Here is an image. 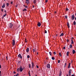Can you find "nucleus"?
<instances>
[{
	"instance_id": "nucleus-1",
	"label": "nucleus",
	"mask_w": 76,
	"mask_h": 76,
	"mask_svg": "<svg viewBox=\"0 0 76 76\" xmlns=\"http://www.w3.org/2000/svg\"><path fill=\"white\" fill-rule=\"evenodd\" d=\"M13 46H14L15 45V40L14 39L12 40V42Z\"/></svg>"
},
{
	"instance_id": "nucleus-2",
	"label": "nucleus",
	"mask_w": 76,
	"mask_h": 76,
	"mask_svg": "<svg viewBox=\"0 0 76 76\" xmlns=\"http://www.w3.org/2000/svg\"><path fill=\"white\" fill-rule=\"evenodd\" d=\"M13 24L12 23H10V28H12V26H13Z\"/></svg>"
},
{
	"instance_id": "nucleus-3",
	"label": "nucleus",
	"mask_w": 76,
	"mask_h": 76,
	"mask_svg": "<svg viewBox=\"0 0 76 76\" xmlns=\"http://www.w3.org/2000/svg\"><path fill=\"white\" fill-rule=\"evenodd\" d=\"M75 15H73L71 17V19L72 20H74V19H75Z\"/></svg>"
},
{
	"instance_id": "nucleus-4",
	"label": "nucleus",
	"mask_w": 76,
	"mask_h": 76,
	"mask_svg": "<svg viewBox=\"0 0 76 76\" xmlns=\"http://www.w3.org/2000/svg\"><path fill=\"white\" fill-rule=\"evenodd\" d=\"M18 57H19L21 59L22 58V56H21V54H19V55H18Z\"/></svg>"
},
{
	"instance_id": "nucleus-5",
	"label": "nucleus",
	"mask_w": 76,
	"mask_h": 76,
	"mask_svg": "<svg viewBox=\"0 0 76 76\" xmlns=\"http://www.w3.org/2000/svg\"><path fill=\"white\" fill-rule=\"evenodd\" d=\"M47 68L50 69V64H47Z\"/></svg>"
},
{
	"instance_id": "nucleus-6",
	"label": "nucleus",
	"mask_w": 76,
	"mask_h": 76,
	"mask_svg": "<svg viewBox=\"0 0 76 76\" xmlns=\"http://www.w3.org/2000/svg\"><path fill=\"white\" fill-rule=\"evenodd\" d=\"M31 65V69H32L34 68V62H32Z\"/></svg>"
},
{
	"instance_id": "nucleus-7",
	"label": "nucleus",
	"mask_w": 76,
	"mask_h": 76,
	"mask_svg": "<svg viewBox=\"0 0 76 76\" xmlns=\"http://www.w3.org/2000/svg\"><path fill=\"white\" fill-rule=\"evenodd\" d=\"M41 23L39 22L37 24V26H38L39 27L41 26Z\"/></svg>"
},
{
	"instance_id": "nucleus-8",
	"label": "nucleus",
	"mask_w": 76,
	"mask_h": 76,
	"mask_svg": "<svg viewBox=\"0 0 76 76\" xmlns=\"http://www.w3.org/2000/svg\"><path fill=\"white\" fill-rule=\"evenodd\" d=\"M24 67H24L23 68H20V72H22L23 71V70L24 69Z\"/></svg>"
},
{
	"instance_id": "nucleus-9",
	"label": "nucleus",
	"mask_w": 76,
	"mask_h": 76,
	"mask_svg": "<svg viewBox=\"0 0 76 76\" xmlns=\"http://www.w3.org/2000/svg\"><path fill=\"white\" fill-rule=\"evenodd\" d=\"M62 73V71H61V70H60V71L59 74V76H61V74Z\"/></svg>"
},
{
	"instance_id": "nucleus-10",
	"label": "nucleus",
	"mask_w": 76,
	"mask_h": 76,
	"mask_svg": "<svg viewBox=\"0 0 76 76\" xmlns=\"http://www.w3.org/2000/svg\"><path fill=\"white\" fill-rule=\"evenodd\" d=\"M26 50L27 53H28L29 51V48H27L26 49Z\"/></svg>"
},
{
	"instance_id": "nucleus-11",
	"label": "nucleus",
	"mask_w": 76,
	"mask_h": 76,
	"mask_svg": "<svg viewBox=\"0 0 76 76\" xmlns=\"http://www.w3.org/2000/svg\"><path fill=\"white\" fill-rule=\"evenodd\" d=\"M67 26H68V28H69L70 25L69 24V22L67 23Z\"/></svg>"
},
{
	"instance_id": "nucleus-12",
	"label": "nucleus",
	"mask_w": 76,
	"mask_h": 76,
	"mask_svg": "<svg viewBox=\"0 0 76 76\" xmlns=\"http://www.w3.org/2000/svg\"><path fill=\"white\" fill-rule=\"evenodd\" d=\"M2 8H4L5 7V4H4L2 6Z\"/></svg>"
},
{
	"instance_id": "nucleus-13",
	"label": "nucleus",
	"mask_w": 76,
	"mask_h": 76,
	"mask_svg": "<svg viewBox=\"0 0 76 76\" xmlns=\"http://www.w3.org/2000/svg\"><path fill=\"white\" fill-rule=\"evenodd\" d=\"M71 64L70 63H69V65L68 66V68L69 69L70 67V65Z\"/></svg>"
},
{
	"instance_id": "nucleus-14",
	"label": "nucleus",
	"mask_w": 76,
	"mask_h": 76,
	"mask_svg": "<svg viewBox=\"0 0 76 76\" xmlns=\"http://www.w3.org/2000/svg\"><path fill=\"white\" fill-rule=\"evenodd\" d=\"M75 53H76V51H75V50H72L73 54H74Z\"/></svg>"
},
{
	"instance_id": "nucleus-15",
	"label": "nucleus",
	"mask_w": 76,
	"mask_h": 76,
	"mask_svg": "<svg viewBox=\"0 0 76 76\" xmlns=\"http://www.w3.org/2000/svg\"><path fill=\"white\" fill-rule=\"evenodd\" d=\"M63 33H62L60 35V37H61V36L62 37H63Z\"/></svg>"
},
{
	"instance_id": "nucleus-16",
	"label": "nucleus",
	"mask_w": 76,
	"mask_h": 76,
	"mask_svg": "<svg viewBox=\"0 0 76 76\" xmlns=\"http://www.w3.org/2000/svg\"><path fill=\"white\" fill-rule=\"evenodd\" d=\"M69 52H67L66 53V55L67 56H69Z\"/></svg>"
},
{
	"instance_id": "nucleus-17",
	"label": "nucleus",
	"mask_w": 76,
	"mask_h": 76,
	"mask_svg": "<svg viewBox=\"0 0 76 76\" xmlns=\"http://www.w3.org/2000/svg\"><path fill=\"white\" fill-rule=\"evenodd\" d=\"M66 65H67V64L66 63H65L64 65V68H65V67H66Z\"/></svg>"
},
{
	"instance_id": "nucleus-18",
	"label": "nucleus",
	"mask_w": 76,
	"mask_h": 76,
	"mask_svg": "<svg viewBox=\"0 0 76 76\" xmlns=\"http://www.w3.org/2000/svg\"><path fill=\"white\" fill-rule=\"evenodd\" d=\"M74 25H76V21H74L73 23Z\"/></svg>"
},
{
	"instance_id": "nucleus-19",
	"label": "nucleus",
	"mask_w": 76,
	"mask_h": 76,
	"mask_svg": "<svg viewBox=\"0 0 76 76\" xmlns=\"http://www.w3.org/2000/svg\"><path fill=\"white\" fill-rule=\"evenodd\" d=\"M69 73H72V70L71 69H69Z\"/></svg>"
},
{
	"instance_id": "nucleus-20",
	"label": "nucleus",
	"mask_w": 76,
	"mask_h": 76,
	"mask_svg": "<svg viewBox=\"0 0 76 76\" xmlns=\"http://www.w3.org/2000/svg\"><path fill=\"white\" fill-rule=\"evenodd\" d=\"M71 44H73L74 43V42H73V40L72 39L71 40Z\"/></svg>"
},
{
	"instance_id": "nucleus-21",
	"label": "nucleus",
	"mask_w": 76,
	"mask_h": 76,
	"mask_svg": "<svg viewBox=\"0 0 76 76\" xmlns=\"http://www.w3.org/2000/svg\"><path fill=\"white\" fill-rule=\"evenodd\" d=\"M37 2V1H36V0H34L33 1V3H34V4H35V3H36Z\"/></svg>"
},
{
	"instance_id": "nucleus-22",
	"label": "nucleus",
	"mask_w": 76,
	"mask_h": 76,
	"mask_svg": "<svg viewBox=\"0 0 76 76\" xmlns=\"http://www.w3.org/2000/svg\"><path fill=\"white\" fill-rule=\"evenodd\" d=\"M29 68H31V64H29Z\"/></svg>"
},
{
	"instance_id": "nucleus-23",
	"label": "nucleus",
	"mask_w": 76,
	"mask_h": 76,
	"mask_svg": "<svg viewBox=\"0 0 76 76\" xmlns=\"http://www.w3.org/2000/svg\"><path fill=\"white\" fill-rule=\"evenodd\" d=\"M52 60H55V58L53 57H52Z\"/></svg>"
},
{
	"instance_id": "nucleus-24",
	"label": "nucleus",
	"mask_w": 76,
	"mask_h": 76,
	"mask_svg": "<svg viewBox=\"0 0 76 76\" xmlns=\"http://www.w3.org/2000/svg\"><path fill=\"white\" fill-rule=\"evenodd\" d=\"M23 11H27V10L26 8H25L24 10H23Z\"/></svg>"
},
{
	"instance_id": "nucleus-25",
	"label": "nucleus",
	"mask_w": 76,
	"mask_h": 76,
	"mask_svg": "<svg viewBox=\"0 0 76 76\" xmlns=\"http://www.w3.org/2000/svg\"><path fill=\"white\" fill-rule=\"evenodd\" d=\"M59 56H60L61 57V56H62L61 55V53H59Z\"/></svg>"
},
{
	"instance_id": "nucleus-26",
	"label": "nucleus",
	"mask_w": 76,
	"mask_h": 76,
	"mask_svg": "<svg viewBox=\"0 0 76 76\" xmlns=\"http://www.w3.org/2000/svg\"><path fill=\"white\" fill-rule=\"evenodd\" d=\"M20 69L19 68H18L17 69V71L18 72H19Z\"/></svg>"
},
{
	"instance_id": "nucleus-27",
	"label": "nucleus",
	"mask_w": 76,
	"mask_h": 76,
	"mask_svg": "<svg viewBox=\"0 0 76 76\" xmlns=\"http://www.w3.org/2000/svg\"><path fill=\"white\" fill-rule=\"evenodd\" d=\"M29 1H27L26 2V3H27V4H29Z\"/></svg>"
},
{
	"instance_id": "nucleus-28",
	"label": "nucleus",
	"mask_w": 76,
	"mask_h": 76,
	"mask_svg": "<svg viewBox=\"0 0 76 76\" xmlns=\"http://www.w3.org/2000/svg\"><path fill=\"white\" fill-rule=\"evenodd\" d=\"M69 48H72V45H69Z\"/></svg>"
},
{
	"instance_id": "nucleus-29",
	"label": "nucleus",
	"mask_w": 76,
	"mask_h": 76,
	"mask_svg": "<svg viewBox=\"0 0 76 76\" xmlns=\"http://www.w3.org/2000/svg\"><path fill=\"white\" fill-rule=\"evenodd\" d=\"M7 6H9V3H7Z\"/></svg>"
},
{
	"instance_id": "nucleus-30",
	"label": "nucleus",
	"mask_w": 76,
	"mask_h": 76,
	"mask_svg": "<svg viewBox=\"0 0 76 76\" xmlns=\"http://www.w3.org/2000/svg\"><path fill=\"white\" fill-rule=\"evenodd\" d=\"M6 15H7V14H5L4 15H3V17H5L6 16Z\"/></svg>"
},
{
	"instance_id": "nucleus-31",
	"label": "nucleus",
	"mask_w": 76,
	"mask_h": 76,
	"mask_svg": "<svg viewBox=\"0 0 76 76\" xmlns=\"http://www.w3.org/2000/svg\"><path fill=\"white\" fill-rule=\"evenodd\" d=\"M20 61H18V64H20Z\"/></svg>"
},
{
	"instance_id": "nucleus-32",
	"label": "nucleus",
	"mask_w": 76,
	"mask_h": 76,
	"mask_svg": "<svg viewBox=\"0 0 76 76\" xmlns=\"http://www.w3.org/2000/svg\"><path fill=\"white\" fill-rule=\"evenodd\" d=\"M29 57H30V56H29V55H28L27 56V58H29Z\"/></svg>"
},
{
	"instance_id": "nucleus-33",
	"label": "nucleus",
	"mask_w": 76,
	"mask_h": 76,
	"mask_svg": "<svg viewBox=\"0 0 76 76\" xmlns=\"http://www.w3.org/2000/svg\"><path fill=\"white\" fill-rule=\"evenodd\" d=\"M60 60H58V63H60Z\"/></svg>"
},
{
	"instance_id": "nucleus-34",
	"label": "nucleus",
	"mask_w": 76,
	"mask_h": 76,
	"mask_svg": "<svg viewBox=\"0 0 76 76\" xmlns=\"http://www.w3.org/2000/svg\"><path fill=\"white\" fill-rule=\"evenodd\" d=\"M49 54H50V56H51V52H49Z\"/></svg>"
},
{
	"instance_id": "nucleus-35",
	"label": "nucleus",
	"mask_w": 76,
	"mask_h": 76,
	"mask_svg": "<svg viewBox=\"0 0 76 76\" xmlns=\"http://www.w3.org/2000/svg\"><path fill=\"white\" fill-rule=\"evenodd\" d=\"M66 11H68L69 10V9L67 8H66Z\"/></svg>"
},
{
	"instance_id": "nucleus-36",
	"label": "nucleus",
	"mask_w": 76,
	"mask_h": 76,
	"mask_svg": "<svg viewBox=\"0 0 76 76\" xmlns=\"http://www.w3.org/2000/svg\"><path fill=\"white\" fill-rule=\"evenodd\" d=\"M19 73H17V75H16V76H19Z\"/></svg>"
},
{
	"instance_id": "nucleus-37",
	"label": "nucleus",
	"mask_w": 76,
	"mask_h": 76,
	"mask_svg": "<svg viewBox=\"0 0 76 76\" xmlns=\"http://www.w3.org/2000/svg\"><path fill=\"white\" fill-rule=\"evenodd\" d=\"M65 16L66 19H67V15H66Z\"/></svg>"
},
{
	"instance_id": "nucleus-38",
	"label": "nucleus",
	"mask_w": 76,
	"mask_h": 76,
	"mask_svg": "<svg viewBox=\"0 0 76 76\" xmlns=\"http://www.w3.org/2000/svg\"><path fill=\"white\" fill-rule=\"evenodd\" d=\"M47 31L46 30H45V34H47Z\"/></svg>"
},
{
	"instance_id": "nucleus-39",
	"label": "nucleus",
	"mask_w": 76,
	"mask_h": 76,
	"mask_svg": "<svg viewBox=\"0 0 76 76\" xmlns=\"http://www.w3.org/2000/svg\"><path fill=\"white\" fill-rule=\"evenodd\" d=\"M71 74H72V73H69V76H71Z\"/></svg>"
},
{
	"instance_id": "nucleus-40",
	"label": "nucleus",
	"mask_w": 76,
	"mask_h": 76,
	"mask_svg": "<svg viewBox=\"0 0 76 76\" xmlns=\"http://www.w3.org/2000/svg\"><path fill=\"white\" fill-rule=\"evenodd\" d=\"M13 26H15V23H12Z\"/></svg>"
},
{
	"instance_id": "nucleus-41",
	"label": "nucleus",
	"mask_w": 76,
	"mask_h": 76,
	"mask_svg": "<svg viewBox=\"0 0 76 76\" xmlns=\"http://www.w3.org/2000/svg\"><path fill=\"white\" fill-rule=\"evenodd\" d=\"M45 3H47L48 2V0H45Z\"/></svg>"
},
{
	"instance_id": "nucleus-42",
	"label": "nucleus",
	"mask_w": 76,
	"mask_h": 76,
	"mask_svg": "<svg viewBox=\"0 0 76 76\" xmlns=\"http://www.w3.org/2000/svg\"><path fill=\"white\" fill-rule=\"evenodd\" d=\"M53 54H54L55 55H56V52H53Z\"/></svg>"
},
{
	"instance_id": "nucleus-43",
	"label": "nucleus",
	"mask_w": 76,
	"mask_h": 76,
	"mask_svg": "<svg viewBox=\"0 0 76 76\" xmlns=\"http://www.w3.org/2000/svg\"><path fill=\"white\" fill-rule=\"evenodd\" d=\"M1 10L2 12H4V11H3V9H1Z\"/></svg>"
},
{
	"instance_id": "nucleus-44",
	"label": "nucleus",
	"mask_w": 76,
	"mask_h": 76,
	"mask_svg": "<svg viewBox=\"0 0 76 76\" xmlns=\"http://www.w3.org/2000/svg\"><path fill=\"white\" fill-rule=\"evenodd\" d=\"M34 52H35V49H33V52L34 53Z\"/></svg>"
},
{
	"instance_id": "nucleus-45",
	"label": "nucleus",
	"mask_w": 76,
	"mask_h": 76,
	"mask_svg": "<svg viewBox=\"0 0 76 76\" xmlns=\"http://www.w3.org/2000/svg\"><path fill=\"white\" fill-rule=\"evenodd\" d=\"M67 42H69V40L68 39H67Z\"/></svg>"
},
{
	"instance_id": "nucleus-46",
	"label": "nucleus",
	"mask_w": 76,
	"mask_h": 76,
	"mask_svg": "<svg viewBox=\"0 0 76 76\" xmlns=\"http://www.w3.org/2000/svg\"><path fill=\"white\" fill-rule=\"evenodd\" d=\"M4 12H5V13H7V11H6V10H5L4 11Z\"/></svg>"
},
{
	"instance_id": "nucleus-47",
	"label": "nucleus",
	"mask_w": 76,
	"mask_h": 76,
	"mask_svg": "<svg viewBox=\"0 0 76 76\" xmlns=\"http://www.w3.org/2000/svg\"><path fill=\"white\" fill-rule=\"evenodd\" d=\"M13 73H14V74H15L16 73V72L14 71L13 72Z\"/></svg>"
},
{
	"instance_id": "nucleus-48",
	"label": "nucleus",
	"mask_w": 76,
	"mask_h": 76,
	"mask_svg": "<svg viewBox=\"0 0 76 76\" xmlns=\"http://www.w3.org/2000/svg\"><path fill=\"white\" fill-rule=\"evenodd\" d=\"M25 8H27L28 7V6H25Z\"/></svg>"
},
{
	"instance_id": "nucleus-49",
	"label": "nucleus",
	"mask_w": 76,
	"mask_h": 76,
	"mask_svg": "<svg viewBox=\"0 0 76 76\" xmlns=\"http://www.w3.org/2000/svg\"><path fill=\"white\" fill-rule=\"evenodd\" d=\"M22 66H20V69H22Z\"/></svg>"
},
{
	"instance_id": "nucleus-50",
	"label": "nucleus",
	"mask_w": 76,
	"mask_h": 76,
	"mask_svg": "<svg viewBox=\"0 0 76 76\" xmlns=\"http://www.w3.org/2000/svg\"><path fill=\"white\" fill-rule=\"evenodd\" d=\"M35 7V6H34V5L33 6V8H34Z\"/></svg>"
},
{
	"instance_id": "nucleus-51",
	"label": "nucleus",
	"mask_w": 76,
	"mask_h": 76,
	"mask_svg": "<svg viewBox=\"0 0 76 76\" xmlns=\"http://www.w3.org/2000/svg\"><path fill=\"white\" fill-rule=\"evenodd\" d=\"M28 75H31V74H30V72L28 73Z\"/></svg>"
},
{
	"instance_id": "nucleus-52",
	"label": "nucleus",
	"mask_w": 76,
	"mask_h": 76,
	"mask_svg": "<svg viewBox=\"0 0 76 76\" xmlns=\"http://www.w3.org/2000/svg\"><path fill=\"white\" fill-rule=\"evenodd\" d=\"M36 67L37 68H38V66L36 65Z\"/></svg>"
},
{
	"instance_id": "nucleus-53",
	"label": "nucleus",
	"mask_w": 76,
	"mask_h": 76,
	"mask_svg": "<svg viewBox=\"0 0 76 76\" xmlns=\"http://www.w3.org/2000/svg\"><path fill=\"white\" fill-rule=\"evenodd\" d=\"M10 3L11 4H13V1H12Z\"/></svg>"
},
{
	"instance_id": "nucleus-54",
	"label": "nucleus",
	"mask_w": 76,
	"mask_h": 76,
	"mask_svg": "<svg viewBox=\"0 0 76 76\" xmlns=\"http://www.w3.org/2000/svg\"><path fill=\"white\" fill-rule=\"evenodd\" d=\"M1 65H0V69H1Z\"/></svg>"
},
{
	"instance_id": "nucleus-55",
	"label": "nucleus",
	"mask_w": 76,
	"mask_h": 76,
	"mask_svg": "<svg viewBox=\"0 0 76 76\" xmlns=\"http://www.w3.org/2000/svg\"><path fill=\"white\" fill-rule=\"evenodd\" d=\"M71 76H75V75H72Z\"/></svg>"
},
{
	"instance_id": "nucleus-56",
	"label": "nucleus",
	"mask_w": 76,
	"mask_h": 76,
	"mask_svg": "<svg viewBox=\"0 0 76 76\" xmlns=\"http://www.w3.org/2000/svg\"><path fill=\"white\" fill-rule=\"evenodd\" d=\"M63 49L64 50H66V48H63Z\"/></svg>"
},
{
	"instance_id": "nucleus-57",
	"label": "nucleus",
	"mask_w": 76,
	"mask_h": 76,
	"mask_svg": "<svg viewBox=\"0 0 76 76\" xmlns=\"http://www.w3.org/2000/svg\"><path fill=\"white\" fill-rule=\"evenodd\" d=\"M75 20H76V17H75Z\"/></svg>"
},
{
	"instance_id": "nucleus-58",
	"label": "nucleus",
	"mask_w": 76,
	"mask_h": 76,
	"mask_svg": "<svg viewBox=\"0 0 76 76\" xmlns=\"http://www.w3.org/2000/svg\"><path fill=\"white\" fill-rule=\"evenodd\" d=\"M30 72H31V71L30 70H29V71H28V73H30Z\"/></svg>"
},
{
	"instance_id": "nucleus-59",
	"label": "nucleus",
	"mask_w": 76,
	"mask_h": 76,
	"mask_svg": "<svg viewBox=\"0 0 76 76\" xmlns=\"http://www.w3.org/2000/svg\"><path fill=\"white\" fill-rule=\"evenodd\" d=\"M25 42H27V41L25 40Z\"/></svg>"
},
{
	"instance_id": "nucleus-60",
	"label": "nucleus",
	"mask_w": 76,
	"mask_h": 76,
	"mask_svg": "<svg viewBox=\"0 0 76 76\" xmlns=\"http://www.w3.org/2000/svg\"><path fill=\"white\" fill-rule=\"evenodd\" d=\"M6 58H7V57H6Z\"/></svg>"
},
{
	"instance_id": "nucleus-61",
	"label": "nucleus",
	"mask_w": 76,
	"mask_h": 76,
	"mask_svg": "<svg viewBox=\"0 0 76 76\" xmlns=\"http://www.w3.org/2000/svg\"><path fill=\"white\" fill-rule=\"evenodd\" d=\"M57 13V12H56L55 11V13Z\"/></svg>"
},
{
	"instance_id": "nucleus-62",
	"label": "nucleus",
	"mask_w": 76,
	"mask_h": 76,
	"mask_svg": "<svg viewBox=\"0 0 76 76\" xmlns=\"http://www.w3.org/2000/svg\"><path fill=\"white\" fill-rule=\"evenodd\" d=\"M69 76V75H68V74H67L66 76Z\"/></svg>"
},
{
	"instance_id": "nucleus-63",
	"label": "nucleus",
	"mask_w": 76,
	"mask_h": 76,
	"mask_svg": "<svg viewBox=\"0 0 76 76\" xmlns=\"http://www.w3.org/2000/svg\"><path fill=\"white\" fill-rule=\"evenodd\" d=\"M4 17L3 16V17H2V19H3V18H4Z\"/></svg>"
},
{
	"instance_id": "nucleus-64",
	"label": "nucleus",
	"mask_w": 76,
	"mask_h": 76,
	"mask_svg": "<svg viewBox=\"0 0 76 76\" xmlns=\"http://www.w3.org/2000/svg\"><path fill=\"white\" fill-rule=\"evenodd\" d=\"M35 76H37V75H35Z\"/></svg>"
}]
</instances>
